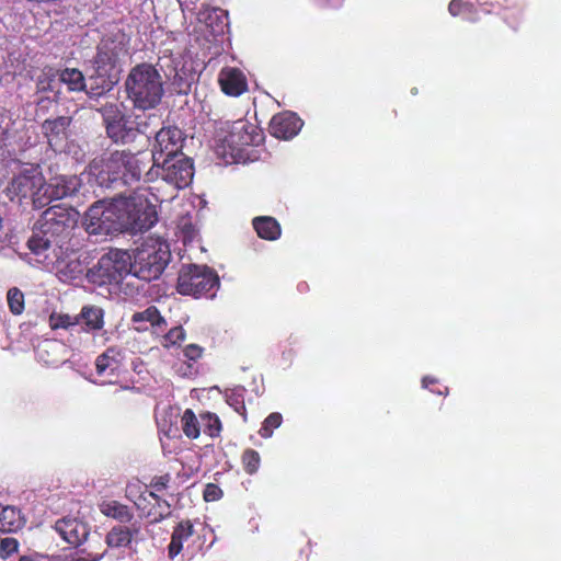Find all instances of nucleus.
I'll return each instance as SVG.
<instances>
[{"mask_svg":"<svg viewBox=\"0 0 561 561\" xmlns=\"http://www.w3.org/2000/svg\"><path fill=\"white\" fill-rule=\"evenodd\" d=\"M477 2H478L479 4H481V5L486 3V2H482L481 0H477Z\"/></svg>","mask_w":561,"mask_h":561,"instance_id":"3c124183","label":"nucleus"},{"mask_svg":"<svg viewBox=\"0 0 561 561\" xmlns=\"http://www.w3.org/2000/svg\"><path fill=\"white\" fill-rule=\"evenodd\" d=\"M59 81L66 84L70 92H81L87 89L85 78L77 68H65L60 70Z\"/></svg>","mask_w":561,"mask_h":561,"instance_id":"7c9ffc66","label":"nucleus"},{"mask_svg":"<svg viewBox=\"0 0 561 561\" xmlns=\"http://www.w3.org/2000/svg\"><path fill=\"white\" fill-rule=\"evenodd\" d=\"M204 353V348L198 344H188L184 347V357L190 362H197Z\"/></svg>","mask_w":561,"mask_h":561,"instance_id":"c03bdc74","label":"nucleus"},{"mask_svg":"<svg viewBox=\"0 0 561 561\" xmlns=\"http://www.w3.org/2000/svg\"><path fill=\"white\" fill-rule=\"evenodd\" d=\"M264 139L262 130L254 124L238 119L230 126L225 142L232 149H242L247 146H259Z\"/></svg>","mask_w":561,"mask_h":561,"instance_id":"dca6fc26","label":"nucleus"},{"mask_svg":"<svg viewBox=\"0 0 561 561\" xmlns=\"http://www.w3.org/2000/svg\"><path fill=\"white\" fill-rule=\"evenodd\" d=\"M228 403L243 417L244 421H247V408L243 400L239 397L232 396L229 398Z\"/></svg>","mask_w":561,"mask_h":561,"instance_id":"a18cd8bd","label":"nucleus"},{"mask_svg":"<svg viewBox=\"0 0 561 561\" xmlns=\"http://www.w3.org/2000/svg\"><path fill=\"white\" fill-rule=\"evenodd\" d=\"M184 141L183 131L176 126L162 127L156 134V141L152 148L153 165L160 167L163 158L178 157Z\"/></svg>","mask_w":561,"mask_h":561,"instance_id":"9b49d317","label":"nucleus"},{"mask_svg":"<svg viewBox=\"0 0 561 561\" xmlns=\"http://www.w3.org/2000/svg\"><path fill=\"white\" fill-rule=\"evenodd\" d=\"M201 423L203 425L204 433L209 437H218L222 430L221 421L218 415L211 412L201 413Z\"/></svg>","mask_w":561,"mask_h":561,"instance_id":"473e14b6","label":"nucleus"},{"mask_svg":"<svg viewBox=\"0 0 561 561\" xmlns=\"http://www.w3.org/2000/svg\"><path fill=\"white\" fill-rule=\"evenodd\" d=\"M76 224L73 209L61 204L47 208L37 220L36 225L57 243L64 247Z\"/></svg>","mask_w":561,"mask_h":561,"instance_id":"9d476101","label":"nucleus"},{"mask_svg":"<svg viewBox=\"0 0 561 561\" xmlns=\"http://www.w3.org/2000/svg\"><path fill=\"white\" fill-rule=\"evenodd\" d=\"M116 206H118V196L113 198L105 207L99 204L92 205L84 217L87 230L90 233L115 231L114 225H116L118 215Z\"/></svg>","mask_w":561,"mask_h":561,"instance_id":"2eb2a0df","label":"nucleus"},{"mask_svg":"<svg viewBox=\"0 0 561 561\" xmlns=\"http://www.w3.org/2000/svg\"><path fill=\"white\" fill-rule=\"evenodd\" d=\"M194 534V526L190 519H183L178 523L172 531L171 540L168 546V557L173 560L183 550V543Z\"/></svg>","mask_w":561,"mask_h":561,"instance_id":"5701e85b","label":"nucleus"},{"mask_svg":"<svg viewBox=\"0 0 561 561\" xmlns=\"http://www.w3.org/2000/svg\"><path fill=\"white\" fill-rule=\"evenodd\" d=\"M219 286L217 272L207 265L184 264L179 271L176 290L181 295L214 297Z\"/></svg>","mask_w":561,"mask_h":561,"instance_id":"0eeeda50","label":"nucleus"},{"mask_svg":"<svg viewBox=\"0 0 561 561\" xmlns=\"http://www.w3.org/2000/svg\"><path fill=\"white\" fill-rule=\"evenodd\" d=\"M99 112L107 138L116 145L133 144L139 135L148 131L151 116L128 114L116 103H106Z\"/></svg>","mask_w":561,"mask_h":561,"instance_id":"20e7f679","label":"nucleus"},{"mask_svg":"<svg viewBox=\"0 0 561 561\" xmlns=\"http://www.w3.org/2000/svg\"><path fill=\"white\" fill-rule=\"evenodd\" d=\"M116 206H118V196L113 198L105 207L99 204L92 205L84 217L87 230L90 233L115 231L114 225H116L118 215Z\"/></svg>","mask_w":561,"mask_h":561,"instance_id":"4468645a","label":"nucleus"},{"mask_svg":"<svg viewBox=\"0 0 561 561\" xmlns=\"http://www.w3.org/2000/svg\"><path fill=\"white\" fill-rule=\"evenodd\" d=\"M127 98L136 108H154L164 94L163 81L157 68L147 62L133 67L125 80Z\"/></svg>","mask_w":561,"mask_h":561,"instance_id":"7ed1b4c3","label":"nucleus"},{"mask_svg":"<svg viewBox=\"0 0 561 561\" xmlns=\"http://www.w3.org/2000/svg\"><path fill=\"white\" fill-rule=\"evenodd\" d=\"M99 510L104 516L113 518L122 524L130 523L134 518L131 508L116 500H102L99 503Z\"/></svg>","mask_w":561,"mask_h":561,"instance_id":"393cba45","label":"nucleus"},{"mask_svg":"<svg viewBox=\"0 0 561 561\" xmlns=\"http://www.w3.org/2000/svg\"><path fill=\"white\" fill-rule=\"evenodd\" d=\"M172 514L171 504L162 499L159 502H156L154 506L148 512L147 516L151 518V523H160Z\"/></svg>","mask_w":561,"mask_h":561,"instance_id":"f704fd0d","label":"nucleus"},{"mask_svg":"<svg viewBox=\"0 0 561 561\" xmlns=\"http://www.w3.org/2000/svg\"><path fill=\"white\" fill-rule=\"evenodd\" d=\"M7 300L10 311L15 314H22L24 311V294L16 287L8 290Z\"/></svg>","mask_w":561,"mask_h":561,"instance_id":"c9c22d12","label":"nucleus"},{"mask_svg":"<svg viewBox=\"0 0 561 561\" xmlns=\"http://www.w3.org/2000/svg\"><path fill=\"white\" fill-rule=\"evenodd\" d=\"M119 352L110 347L96 357L95 369L101 377H114L118 375L121 362L118 359Z\"/></svg>","mask_w":561,"mask_h":561,"instance_id":"bb28decb","label":"nucleus"},{"mask_svg":"<svg viewBox=\"0 0 561 561\" xmlns=\"http://www.w3.org/2000/svg\"><path fill=\"white\" fill-rule=\"evenodd\" d=\"M224 496V491L215 483H207L205 485L203 497L206 502H215Z\"/></svg>","mask_w":561,"mask_h":561,"instance_id":"79ce46f5","label":"nucleus"},{"mask_svg":"<svg viewBox=\"0 0 561 561\" xmlns=\"http://www.w3.org/2000/svg\"><path fill=\"white\" fill-rule=\"evenodd\" d=\"M128 54V48L123 41L116 38H103L98 45L94 57V69L99 73H113L119 60Z\"/></svg>","mask_w":561,"mask_h":561,"instance_id":"f8f14e48","label":"nucleus"},{"mask_svg":"<svg viewBox=\"0 0 561 561\" xmlns=\"http://www.w3.org/2000/svg\"><path fill=\"white\" fill-rule=\"evenodd\" d=\"M27 248L34 255L44 256L45 259H47L49 250L62 249L53 238L45 234L37 225H35L33 234L27 241Z\"/></svg>","mask_w":561,"mask_h":561,"instance_id":"b1692460","label":"nucleus"},{"mask_svg":"<svg viewBox=\"0 0 561 561\" xmlns=\"http://www.w3.org/2000/svg\"><path fill=\"white\" fill-rule=\"evenodd\" d=\"M44 184L45 179L41 172L35 169L24 170L10 181L7 187L8 196L11 201L18 199L20 203L30 199L34 208L41 209L47 205Z\"/></svg>","mask_w":561,"mask_h":561,"instance_id":"1a4fd4ad","label":"nucleus"},{"mask_svg":"<svg viewBox=\"0 0 561 561\" xmlns=\"http://www.w3.org/2000/svg\"><path fill=\"white\" fill-rule=\"evenodd\" d=\"M170 260L171 251L168 242L160 237H148L137 248L130 266L135 276L150 282L160 277Z\"/></svg>","mask_w":561,"mask_h":561,"instance_id":"39448f33","label":"nucleus"},{"mask_svg":"<svg viewBox=\"0 0 561 561\" xmlns=\"http://www.w3.org/2000/svg\"><path fill=\"white\" fill-rule=\"evenodd\" d=\"M139 533L140 527L136 524L131 526L117 525L108 530L105 536V542L110 548H127Z\"/></svg>","mask_w":561,"mask_h":561,"instance_id":"4be33fe9","label":"nucleus"},{"mask_svg":"<svg viewBox=\"0 0 561 561\" xmlns=\"http://www.w3.org/2000/svg\"><path fill=\"white\" fill-rule=\"evenodd\" d=\"M80 185L81 181L77 175L58 176L53 179L50 183L45 182L44 193L47 197V205L54 199H62L75 195Z\"/></svg>","mask_w":561,"mask_h":561,"instance_id":"aec40b11","label":"nucleus"},{"mask_svg":"<svg viewBox=\"0 0 561 561\" xmlns=\"http://www.w3.org/2000/svg\"><path fill=\"white\" fill-rule=\"evenodd\" d=\"M252 226L256 234L264 240L275 241L282 236L279 222L271 216H257L252 219Z\"/></svg>","mask_w":561,"mask_h":561,"instance_id":"a878e982","label":"nucleus"},{"mask_svg":"<svg viewBox=\"0 0 561 561\" xmlns=\"http://www.w3.org/2000/svg\"><path fill=\"white\" fill-rule=\"evenodd\" d=\"M19 561H42L41 557L37 554H28L22 556Z\"/></svg>","mask_w":561,"mask_h":561,"instance_id":"de8ad7c7","label":"nucleus"},{"mask_svg":"<svg viewBox=\"0 0 561 561\" xmlns=\"http://www.w3.org/2000/svg\"><path fill=\"white\" fill-rule=\"evenodd\" d=\"M131 322L138 324L141 322H148L153 329L164 331L167 328L165 319L160 314L159 309L156 306H150L144 311L135 312L131 316Z\"/></svg>","mask_w":561,"mask_h":561,"instance_id":"c756f323","label":"nucleus"},{"mask_svg":"<svg viewBox=\"0 0 561 561\" xmlns=\"http://www.w3.org/2000/svg\"><path fill=\"white\" fill-rule=\"evenodd\" d=\"M131 271L130 255L123 250H110L98 263L87 271L89 283L104 286L118 284Z\"/></svg>","mask_w":561,"mask_h":561,"instance_id":"6e6552de","label":"nucleus"},{"mask_svg":"<svg viewBox=\"0 0 561 561\" xmlns=\"http://www.w3.org/2000/svg\"><path fill=\"white\" fill-rule=\"evenodd\" d=\"M182 430L186 437L195 439L201 434L199 421L191 409H186L181 419Z\"/></svg>","mask_w":561,"mask_h":561,"instance_id":"2f4dec72","label":"nucleus"},{"mask_svg":"<svg viewBox=\"0 0 561 561\" xmlns=\"http://www.w3.org/2000/svg\"><path fill=\"white\" fill-rule=\"evenodd\" d=\"M19 550V541L12 537H5L0 541V558L7 560Z\"/></svg>","mask_w":561,"mask_h":561,"instance_id":"ea45409f","label":"nucleus"},{"mask_svg":"<svg viewBox=\"0 0 561 561\" xmlns=\"http://www.w3.org/2000/svg\"><path fill=\"white\" fill-rule=\"evenodd\" d=\"M160 493H161V492H158V491H156V490L151 489V490L149 491V493H148V494H149V496H150L154 502H159V501H161V500H162V497L160 496Z\"/></svg>","mask_w":561,"mask_h":561,"instance_id":"09e8293b","label":"nucleus"},{"mask_svg":"<svg viewBox=\"0 0 561 561\" xmlns=\"http://www.w3.org/2000/svg\"><path fill=\"white\" fill-rule=\"evenodd\" d=\"M147 193V188H137L129 196L118 195L115 231L135 234L147 231L157 224L158 213Z\"/></svg>","mask_w":561,"mask_h":561,"instance_id":"f03ea898","label":"nucleus"},{"mask_svg":"<svg viewBox=\"0 0 561 561\" xmlns=\"http://www.w3.org/2000/svg\"><path fill=\"white\" fill-rule=\"evenodd\" d=\"M24 524V520L18 511L13 506H1L0 505V533H12L20 529Z\"/></svg>","mask_w":561,"mask_h":561,"instance_id":"c85d7f7f","label":"nucleus"},{"mask_svg":"<svg viewBox=\"0 0 561 561\" xmlns=\"http://www.w3.org/2000/svg\"><path fill=\"white\" fill-rule=\"evenodd\" d=\"M117 83V78L114 73H99L94 70V75L89 77L85 92L91 98L101 96L110 92Z\"/></svg>","mask_w":561,"mask_h":561,"instance_id":"cd10ccee","label":"nucleus"},{"mask_svg":"<svg viewBox=\"0 0 561 561\" xmlns=\"http://www.w3.org/2000/svg\"><path fill=\"white\" fill-rule=\"evenodd\" d=\"M72 123L70 116H58L46 119L42 124V131L47 138L48 145L56 151L64 148L69 138V127Z\"/></svg>","mask_w":561,"mask_h":561,"instance_id":"a211bd4d","label":"nucleus"},{"mask_svg":"<svg viewBox=\"0 0 561 561\" xmlns=\"http://www.w3.org/2000/svg\"><path fill=\"white\" fill-rule=\"evenodd\" d=\"M283 416L278 412L271 413L263 422L259 434L263 438H268L273 435L274 430L282 425Z\"/></svg>","mask_w":561,"mask_h":561,"instance_id":"4c0bfd02","label":"nucleus"},{"mask_svg":"<svg viewBox=\"0 0 561 561\" xmlns=\"http://www.w3.org/2000/svg\"><path fill=\"white\" fill-rule=\"evenodd\" d=\"M241 463L245 473L253 476L260 469L261 456L255 449L247 448L241 455Z\"/></svg>","mask_w":561,"mask_h":561,"instance_id":"72a5a7b5","label":"nucleus"},{"mask_svg":"<svg viewBox=\"0 0 561 561\" xmlns=\"http://www.w3.org/2000/svg\"><path fill=\"white\" fill-rule=\"evenodd\" d=\"M60 537L78 549V559L76 561H100L105 549L102 547L101 536L96 535L89 540L90 527L87 523L75 517H64L58 519L54 526Z\"/></svg>","mask_w":561,"mask_h":561,"instance_id":"423d86ee","label":"nucleus"},{"mask_svg":"<svg viewBox=\"0 0 561 561\" xmlns=\"http://www.w3.org/2000/svg\"><path fill=\"white\" fill-rule=\"evenodd\" d=\"M436 382V380L434 378H431V377H424L423 380H422V383L425 388H428L430 385H434Z\"/></svg>","mask_w":561,"mask_h":561,"instance_id":"8fccbe9b","label":"nucleus"},{"mask_svg":"<svg viewBox=\"0 0 561 561\" xmlns=\"http://www.w3.org/2000/svg\"><path fill=\"white\" fill-rule=\"evenodd\" d=\"M170 481H171L170 473L154 476L150 480L149 488L162 493L163 491H165L169 488Z\"/></svg>","mask_w":561,"mask_h":561,"instance_id":"37998d69","label":"nucleus"},{"mask_svg":"<svg viewBox=\"0 0 561 561\" xmlns=\"http://www.w3.org/2000/svg\"><path fill=\"white\" fill-rule=\"evenodd\" d=\"M139 491H140L139 481L128 482L125 488V497L128 499L129 501L134 502L135 504H137L135 499H136L137 494L139 493Z\"/></svg>","mask_w":561,"mask_h":561,"instance_id":"49530a36","label":"nucleus"},{"mask_svg":"<svg viewBox=\"0 0 561 561\" xmlns=\"http://www.w3.org/2000/svg\"><path fill=\"white\" fill-rule=\"evenodd\" d=\"M221 91L232 98H238L248 91V80L243 71L237 67H224L218 75Z\"/></svg>","mask_w":561,"mask_h":561,"instance_id":"6ab92c4d","label":"nucleus"},{"mask_svg":"<svg viewBox=\"0 0 561 561\" xmlns=\"http://www.w3.org/2000/svg\"><path fill=\"white\" fill-rule=\"evenodd\" d=\"M302 125V119L296 113L285 111L272 117L268 131L275 138L288 140L300 131Z\"/></svg>","mask_w":561,"mask_h":561,"instance_id":"f3484780","label":"nucleus"},{"mask_svg":"<svg viewBox=\"0 0 561 561\" xmlns=\"http://www.w3.org/2000/svg\"><path fill=\"white\" fill-rule=\"evenodd\" d=\"M49 325L53 330L71 329L77 325L76 316L53 312L49 317Z\"/></svg>","mask_w":561,"mask_h":561,"instance_id":"58836bf2","label":"nucleus"},{"mask_svg":"<svg viewBox=\"0 0 561 561\" xmlns=\"http://www.w3.org/2000/svg\"><path fill=\"white\" fill-rule=\"evenodd\" d=\"M77 325L87 333H94L104 327V310L94 305H85L76 314Z\"/></svg>","mask_w":561,"mask_h":561,"instance_id":"412c9836","label":"nucleus"},{"mask_svg":"<svg viewBox=\"0 0 561 561\" xmlns=\"http://www.w3.org/2000/svg\"><path fill=\"white\" fill-rule=\"evenodd\" d=\"M185 336L186 333L181 325L174 327L164 334V346L170 347L178 345L185 340Z\"/></svg>","mask_w":561,"mask_h":561,"instance_id":"a19ab883","label":"nucleus"},{"mask_svg":"<svg viewBox=\"0 0 561 561\" xmlns=\"http://www.w3.org/2000/svg\"><path fill=\"white\" fill-rule=\"evenodd\" d=\"M162 179L176 188L190 185L194 176L193 161L186 157H169L160 161Z\"/></svg>","mask_w":561,"mask_h":561,"instance_id":"ddd939ff","label":"nucleus"},{"mask_svg":"<svg viewBox=\"0 0 561 561\" xmlns=\"http://www.w3.org/2000/svg\"><path fill=\"white\" fill-rule=\"evenodd\" d=\"M89 173L102 187L138 182L144 172L142 162L130 150L105 151L88 165Z\"/></svg>","mask_w":561,"mask_h":561,"instance_id":"f257e3e1","label":"nucleus"},{"mask_svg":"<svg viewBox=\"0 0 561 561\" xmlns=\"http://www.w3.org/2000/svg\"><path fill=\"white\" fill-rule=\"evenodd\" d=\"M448 10L451 15L460 16L468 19L469 21H474L470 18L471 13L474 11V4L472 2L463 1V0H451Z\"/></svg>","mask_w":561,"mask_h":561,"instance_id":"e433bc0d","label":"nucleus"}]
</instances>
